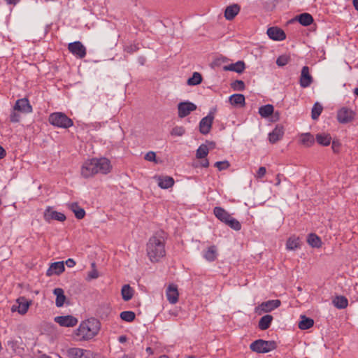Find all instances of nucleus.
I'll list each match as a JSON object with an SVG mask.
<instances>
[{"label": "nucleus", "instance_id": "nucleus-1", "mask_svg": "<svg viewBox=\"0 0 358 358\" xmlns=\"http://www.w3.org/2000/svg\"><path fill=\"white\" fill-rule=\"evenodd\" d=\"M166 237L163 231H157L152 236L146 245V252L152 262H158L166 255Z\"/></svg>", "mask_w": 358, "mask_h": 358}, {"label": "nucleus", "instance_id": "nucleus-2", "mask_svg": "<svg viewBox=\"0 0 358 358\" xmlns=\"http://www.w3.org/2000/svg\"><path fill=\"white\" fill-rule=\"evenodd\" d=\"M112 169L110 162L106 157L92 158L85 161L81 166V176L85 178L98 173L107 174Z\"/></svg>", "mask_w": 358, "mask_h": 358}, {"label": "nucleus", "instance_id": "nucleus-3", "mask_svg": "<svg viewBox=\"0 0 358 358\" xmlns=\"http://www.w3.org/2000/svg\"><path fill=\"white\" fill-rule=\"evenodd\" d=\"M101 324L94 317L82 321L74 331V339L77 341H88L99 332Z\"/></svg>", "mask_w": 358, "mask_h": 358}, {"label": "nucleus", "instance_id": "nucleus-4", "mask_svg": "<svg viewBox=\"0 0 358 358\" xmlns=\"http://www.w3.org/2000/svg\"><path fill=\"white\" fill-rule=\"evenodd\" d=\"M277 348V344L273 341H264L258 339L250 345V348L252 351L257 353H267Z\"/></svg>", "mask_w": 358, "mask_h": 358}, {"label": "nucleus", "instance_id": "nucleus-5", "mask_svg": "<svg viewBox=\"0 0 358 358\" xmlns=\"http://www.w3.org/2000/svg\"><path fill=\"white\" fill-rule=\"evenodd\" d=\"M49 122L51 124L60 128H69L73 126V121L64 113L57 112L49 116Z\"/></svg>", "mask_w": 358, "mask_h": 358}, {"label": "nucleus", "instance_id": "nucleus-6", "mask_svg": "<svg viewBox=\"0 0 358 358\" xmlns=\"http://www.w3.org/2000/svg\"><path fill=\"white\" fill-rule=\"evenodd\" d=\"M216 111V108H211L208 115L201 120L199 122V131L202 134L206 135L210 132Z\"/></svg>", "mask_w": 358, "mask_h": 358}, {"label": "nucleus", "instance_id": "nucleus-7", "mask_svg": "<svg viewBox=\"0 0 358 358\" xmlns=\"http://www.w3.org/2000/svg\"><path fill=\"white\" fill-rule=\"evenodd\" d=\"M280 304L281 301L278 299L268 300L262 302L261 304L256 306L255 308V313L260 315L264 313H268L273 310L278 308Z\"/></svg>", "mask_w": 358, "mask_h": 358}, {"label": "nucleus", "instance_id": "nucleus-8", "mask_svg": "<svg viewBox=\"0 0 358 358\" xmlns=\"http://www.w3.org/2000/svg\"><path fill=\"white\" fill-rule=\"evenodd\" d=\"M69 358H94V354L89 350L79 348H71L67 350Z\"/></svg>", "mask_w": 358, "mask_h": 358}, {"label": "nucleus", "instance_id": "nucleus-9", "mask_svg": "<svg viewBox=\"0 0 358 358\" xmlns=\"http://www.w3.org/2000/svg\"><path fill=\"white\" fill-rule=\"evenodd\" d=\"M31 301L24 297H20L16 300L15 304L11 307L12 312H18L20 315L27 313Z\"/></svg>", "mask_w": 358, "mask_h": 358}, {"label": "nucleus", "instance_id": "nucleus-10", "mask_svg": "<svg viewBox=\"0 0 358 358\" xmlns=\"http://www.w3.org/2000/svg\"><path fill=\"white\" fill-rule=\"evenodd\" d=\"M68 49L70 52L80 59L84 58L87 54L86 48L80 41L70 43Z\"/></svg>", "mask_w": 358, "mask_h": 358}, {"label": "nucleus", "instance_id": "nucleus-11", "mask_svg": "<svg viewBox=\"0 0 358 358\" xmlns=\"http://www.w3.org/2000/svg\"><path fill=\"white\" fill-rule=\"evenodd\" d=\"M355 112L346 107L341 108L337 113V120L340 123L346 124L352 121L355 118Z\"/></svg>", "mask_w": 358, "mask_h": 358}, {"label": "nucleus", "instance_id": "nucleus-12", "mask_svg": "<svg viewBox=\"0 0 358 358\" xmlns=\"http://www.w3.org/2000/svg\"><path fill=\"white\" fill-rule=\"evenodd\" d=\"M196 106L190 101L180 102L178 105V117L183 118L187 117L196 109Z\"/></svg>", "mask_w": 358, "mask_h": 358}, {"label": "nucleus", "instance_id": "nucleus-13", "mask_svg": "<svg viewBox=\"0 0 358 358\" xmlns=\"http://www.w3.org/2000/svg\"><path fill=\"white\" fill-rule=\"evenodd\" d=\"M54 320L61 327H75L78 322V319L73 315L57 316Z\"/></svg>", "mask_w": 358, "mask_h": 358}, {"label": "nucleus", "instance_id": "nucleus-14", "mask_svg": "<svg viewBox=\"0 0 358 358\" xmlns=\"http://www.w3.org/2000/svg\"><path fill=\"white\" fill-rule=\"evenodd\" d=\"M43 217L44 220L48 222H50L51 220L63 222L66 220L64 214L53 210L50 207L47 208L45 210Z\"/></svg>", "mask_w": 358, "mask_h": 358}, {"label": "nucleus", "instance_id": "nucleus-15", "mask_svg": "<svg viewBox=\"0 0 358 358\" xmlns=\"http://www.w3.org/2000/svg\"><path fill=\"white\" fill-rule=\"evenodd\" d=\"M285 129L282 125L277 124L273 130L268 134V141L271 143H275L281 140L284 136Z\"/></svg>", "mask_w": 358, "mask_h": 358}, {"label": "nucleus", "instance_id": "nucleus-16", "mask_svg": "<svg viewBox=\"0 0 358 358\" xmlns=\"http://www.w3.org/2000/svg\"><path fill=\"white\" fill-rule=\"evenodd\" d=\"M313 79L309 72V68L307 66H304L301 72L300 76V85L303 88L309 87L313 83Z\"/></svg>", "mask_w": 358, "mask_h": 358}, {"label": "nucleus", "instance_id": "nucleus-17", "mask_svg": "<svg viewBox=\"0 0 358 358\" xmlns=\"http://www.w3.org/2000/svg\"><path fill=\"white\" fill-rule=\"evenodd\" d=\"M15 110H18L24 113H29L32 112V107L29 100L26 98L17 100L14 107Z\"/></svg>", "mask_w": 358, "mask_h": 358}, {"label": "nucleus", "instance_id": "nucleus-18", "mask_svg": "<svg viewBox=\"0 0 358 358\" xmlns=\"http://www.w3.org/2000/svg\"><path fill=\"white\" fill-rule=\"evenodd\" d=\"M268 37L275 41H282L285 39L286 35L282 29L278 27H270L267 29Z\"/></svg>", "mask_w": 358, "mask_h": 358}, {"label": "nucleus", "instance_id": "nucleus-19", "mask_svg": "<svg viewBox=\"0 0 358 358\" xmlns=\"http://www.w3.org/2000/svg\"><path fill=\"white\" fill-rule=\"evenodd\" d=\"M166 297L167 300L171 304H175L178 301V292L176 286L173 285H171L168 287L166 289Z\"/></svg>", "mask_w": 358, "mask_h": 358}, {"label": "nucleus", "instance_id": "nucleus-20", "mask_svg": "<svg viewBox=\"0 0 358 358\" xmlns=\"http://www.w3.org/2000/svg\"><path fill=\"white\" fill-rule=\"evenodd\" d=\"M215 216L222 222L226 224L231 215L222 207H215L213 209Z\"/></svg>", "mask_w": 358, "mask_h": 358}, {"label": "nucleus", "instance_id": "nucleus-21", "mask_svg": "<svg viewBox=\"0 0 358 358\" xmlns=\"http://www.w3.org/2000/svg\"><path fill=\"white\" fill-rule=\"evenodd\" d=\"M241 7L236 4H232L227 6L224 11V17L228 20H233L239 13Z\"/></svg>", "mask_w": 358, "mask_h": 358}, {"label": "nucleus", "instance_id": "nucleus-22", "mask_svg": "<svg viewBox=\"0 0 358 358\" xmlns=\"http://www.w3.org/2000/svg\"><path fill=\"white\" fill-rule=\"evenodd\" d=\"M64 265L63 262H57L52 263L47 271V275L52 274L59 275L64 271Z\"/></svg>", "mask_w": 358, "mask_h": 358}, {"label": "nucleus", "instance_id": "nucleus-23", "mask_svg": "<svg viewBox=\"0 0 358 358\" xmlns=\"http://www.w3.org/2000/svg\"><path fill=\"white\" fill-rule=\"evenodd\" d=\"M159 187L162 189H169L174 185V180L171 176H159L157 178Z\"/></svg>", "mask_w": 358, "mask_h": 358}, {"label": "nucleus", "instance_id": "nucleus-24", "mask_svg": "<svg viewBox=\"0 0 358 358\" xmlns=\"http://www.w3.org/2000/svg\"><path fill=\"white\" fill-rule=\"evenodd\" d=\"M217 256V248L215 245H211L206 250L203 252V258L208 262H213L216 259Z\"/></svg>", "mask_w": 358, "mask_h": 358}, {"label": "nucleus", "instance_id": "nucleus-25", "mask_svg": "<svg viewBox=\"0 0 358 358\" xmlns=\"http://www.w3.org/2000/svg\"><path fill=\"white\" fill-rule=\"evenodd\" d=\"M245 69V64L243 61H238L236 63L225 66L224 69L226 71H234L238 73H242Z\"/></svg>", "mask_w": 358, "mask_h": 358}, {"label": "nucleus", "instance_id": "nucleus-26", "mask_svg": "<svg viewBox=\"0 0 358 358\" xmlns=\"http://www.w3.org/2000/svg\"><path fill=\"white\" fill-rule=\"evenodd\" d=\"M53 294L56 296L55 304L57 307H62L66 300L64 292L62 288H55L53 290Z\"/></svg>", "mask_w": 358, "mask_h": 358}, {"label": "nucleus", "instance_id": "nucleus-27", "mask_svg": "<svg viewBox=\"0 0 358 358\" xmlns=\"http://www.w3.org/2000/svg\"><path fill=\"white\" fill-rule=\"evenodd\" d=\"M315 138L310 133L301 134L300 136V142L306 147H310L315 143Z\"/></svg>", "mask_w": 358, "mask_h": 358}, {"label": "nucleus", "instance_id": "nucleus-28", "mask_svg": "<svg viewBox=\"0 0 358 358\" xmlns=\"http://www.w3.org/2000/svg\"><path fill=\"white\" fill-rule=\"evenodd\" d=\"M273 321V316L271 315H266L261 317L259 321V328L261 330H266L268 329L271 326V324Z\"/></svg>", "mask_w": 358, "mask_h": 358}, {"label": "nucleus", "instance_id": "nucleus-29", "mask_svg": "<svg viewBox=\"0 0 358 358\" xmlns=\"http://www.w3.org/2000/svg\"><path fill=\"white\" fill-rule=\"evenodd\" d=\"M332 303L335 307L338 309L345 308L348 305V301L347 298L344 296H336Z\"/></svg>", "mask_w": 358, "mask_h": 358}, {"label": "nucleus", "instance_id": "nucleus-30", "mask_svg": "<svg viewBox=\"0 0 358 358\" xmlns=\"http://www.w3.org/2000/svg\"><path fill=\"white\" fill-rule=\"evenodd\" d=\"M296 17L299 22L303 26H308L313 22L312 15L307 13L300 14Z\"/></svg>", "mask_w": 358, "mask_h": 358}, {"label": "nucleus", "instance_id": "nucleus-31", "mask_svg": "<svg viewBox=\"0 0 358 358\" xmlns=\"http://www.w3.org/2000/svg\"><path fill=\"white\" fill-rule=\"evenodd\" d=\"M317 142L323 146H327L331 143V137L327 134H317L315 137Z\"/></svg>", "mask_w": 358, "mask_h": 358}, {"label": "nucleus", "instance_id": "nucleus-32", "mask_svg": "<svg viewBox=\"0 0 358 358\" xmlns=\"http://www.w3.org/2000/svg\"><path fill=\"white\" fill-rule=\"evenodd\" d=\"M229 102L231 105L243 106L245 105V96L241 94H234L229 97Z\"/></svg>", "mask_w": 358, "mask_h": 358}, {"label": "nucleus", "instance_id": "nucleus-33", "mask_svg": "<svg viewBox=\"0 0 358 358\" xmlns=\"http://www.w3.org/2000/svg\"><path fill=\"white\" fill-rule=\"evenodd\" d=\"M274 108L271 104H266L259 107V113L262 117H268L273 113Z\"/></svg>", "mask_w": 358, "mask_h": 358}, {"label": "nucleus", "instance_id": "nucleus-34", "mask_svg": "<svg viewBox=\"0 0 358 358\" xmlns=\"http://www.w3.org/2000/svg\"><path fill=\"white\" fill-rule=\"evenodd\" d=\"M121 293L124 301H128L133 297L134 290L129 285H124L122 288Z\"/></svg>", "mask_w": 358, "mask_h": 358}, {"label": "nucleus", "instance_id": "nucleus-35", "mask_svg": "<svg viewBox=\"0 0 358 358\" xmlns=\"http://www.w3.org/2000/svg\"><path fill=\"white\" fill-rule=\"evenodd\" d=\"M70 208L74 213L75 216L77 219H83L85 217V210L80 208L77 203H71Z\"/></svg>", "mask_w": 358, "mask_h": 358}, {"label": "nucleus", "instance_id": "nucleus-36", "mask_svg": "<svg viewBox=\"0 0 358 358\" xmlns=\"http://www.w3.org/2000/svg\"><path fill=\"white\" fill-rule=\"evenodd\" d=\"M301 320L299 323V328L302 330L308 329L312 327L314 324V321L311 318L306 317L304 315H302Z\"/></svg>", "mask_w": 358, "mask_h": 358}, {"label": "nucleus", "instance_id": "nucleus-37", "mask_svg": "<svg viewBox=\"0 0 358 358\" xmlns=\"http://www.w3.org/2000/svg\"><path fill=\"white\" fill-rule=\"evenodd\" d=\"M300 247V240L299 238L292 236L290 237L286 243V248L289 250H294Z\"/></svg>", "mask_w": 358, "mask_h": 358}, {"label": "nucleus", "instance_id": "nucleus-38", "mask_svg": "<svg viewBox=\"0 0 358 358\" xmlns=\"http://www.w3.org/2000/svg\"><path fill=\"white\" fill-rule=\"evenodd\" d=\"M307 241L308 244L313 248H320L321 246V239L318 236L315 234H310L308 235Z\"/></svg>", "mask_w": 358, "mask_h": 358}, {"label": "nucleus", "instance_id": "nucleus-39", "mask_svg": "<svg viewBox=\"0 0 358 358\" xmlns=\"http://www.w3.org/2000/svg\"><path fill=\"white\" fill-rule=\"evenodd\" d=\"M202 81L201 73L194 72L191 78L187 80V85L194 86L200 84Z\"/></svg>", "mask_w": 358, "mask_h": 358}, {"label": "nucleus", "instance_id": "nucleus-40", "mask_svg": "<svg viewBox=\"0 0 358 358\" xmlns=\"http://www.w3.org/2000/svg\"><path fill=\"white\" fill-rule=\"evenodd\" d=\"M323 110V107L321 104H320L318 102H316L311 112V117L313 120H317L320 114L322 113Z\"/></svg>", "mask_w": 358, "mask_h": 358}, {"label": "nucleus", "instance_id": "nucleus-41", "mask_svg": "<svg viewBox=\"0 0 358 358\" xmlns=\"http://www.w3.org/2000/svg\"><path fill=\"white\" fill-rule=\"evenodd\" d=\"M208 152L207 145L202 144L196 150V157L198 159H203L208 155Z\"/></svg>", "mask_w": 358, "mask_h": 358}, {"label": "nucleus", "instance_id": "nucleus-42", "mask_svg": "<svg viewBox=\"0 0 358 358\" xmlns=\"http://www.w3.org/2000/svg\"><path fill=\"white\" fill-rule=\"evenodd\" d=\"M136 317L135 313L133 311H123L120 313V318L128 322H131L134 320Z\"/></svg>", "mask_w": 358, "mask_h": 358}, {"label": "nucleus", "instance_id": "nucleus-43", "mask_svg": "<svg viewBox=\"0 0 358 358\" xmlns=\"http://www.w3.org/2000/svg\"><path fill=\"white\" fill-rule=\"evenodd\" d=\"M229 227H231L232 229L236 231H239L241 229V224L235 218H234L232 216L229 218V220L227 221V222L225 224Z\"/></svg>", "mask_w": 358, "mask_h": 358}, {"label": "nucleus", "instance_id": "nucleus-44", "mask_svg": "<svg viewBox=\"0 0 358 358\" xmlns=\"http://www.w3.org/2000/svg\"><path fill=\"white\" fill-rule=\"evenodd\" d=\"M185 133V129L181 126H176L173 127L171 131V134L176 136H182Z\"/></svg>", "mask_w": 358, "mask_h": 358}, {"label": "nucleus", "instance_id": "nucleus-45", "mask_svg": "<svg viewBox=\"0 0 358 358\" xmlns=\"http://www.w3.org/2000/svg\"><path fill=\"white\" fill-rule=\"evenodd\" d=\"M289 57L286 55H280L276 59V64L279 66H284L288 64Z\"/></svg>", "mask_w": 358, "mask_h": 358}, {"label": "nucleus", "instance_id": "nucleus-46", "mask_svg": "<svg viewBox=\"0 0 358 358\" xmlns=\"http://www.w3.org/2000/svg\"><path fill=\"white\" fill-rule=\"evenodd\" d=\"M231 87L235 90L243 91L245 89V83L242 80H237L231 84Z\"/></svg>", "mask_w": 358, "mask_h": 358}, {"label": "nucleus", "instance_id": "nucleus-47", "mask_svg": "<svg viewBox=\"0 0 358 358\" xmlns=\"http://www.w3.org/2000/svg\"><path fill=\"white\" fill-rule=\"evenodd\" d=\"M230 164L228 161H220L217 162L215 164V166L218 169L219 171H222L228 169Z\"/></svg>", "mask_w": 358, "mask_h": 358}, {"label": "nucleus", "instance_id": "nucleus-48", "mask_svg": "<svg viewBox=\"0 0 358 358\" xmlns=\"http://www.w3.org/2000/svg\"><path fill=\"white\" fill-rule=\"evenodd\" d=\"M20 119V115L14 109L10 115V120L11 122H18Z\"/></svg>", "mask_w": 358, "mask_h": 358}, {"label": "nucleus", "instance_id": "nucleus-49", "mask_svg": "<svg viewBox=\"0 0 358 358\" xmlns=\"http://www.w3.org/2000/svg\"><path fill=\"white\" fill-rule=\"evenodd\" d=\"M138 50V48L137 47V45H133V44L127 45L124 48V51H126L127 52L130 53V54L136 52Z\"/></svg>", "mask_w": 358, "mask_h": 358}, {"label": "nucleus", "instance_id": "nucleus-50", "mask_svg": "<svg viewBox=\"0 0 358 358\" xmlns=\"http://www.w3.org/2000/svg\"><path fill=\"white\" fill-rule=\"evenodd\" d=\"M155 159H156L155 152H154L152 151L148 152L145 156V159L147 161H149V162H155Z\"/></svg>", "mask_w": 358, "mask_h": 358}, {"label": "nucleus", "instance_id": "nucleus-51", "mask_svg": "<svg viewBox=\"0 0 358 358\" xmlns=\"http://www.w3.org/2000/svg\"><path fill=\"white\" fill-rule=\"evenodd\" d=\"M266 173V168L264 166H261L259 168V169L255 175V177L257 178H262L265 176Z\"/></svg>", "mask_w": 358, "mask_h": 358}, {"label": "nucleus", "instance_id": "nucleus-52", "mask_svg": "<svg viewBox=\"0 0 358 358\" xmlns=\"http://www.w3.org/2000/svg\"><path fill=\"white\" fill-rule=\"evenodd\" d=\"M99 276L98 272L96 269L92 270L88 273V278L89 279H96Z\"/></svg>", "mask_w": 358, "mask_h": 358}, {"label": "nucleus", "instance_id": "nucleus-53", "mask_svg": "<svg viewBox=\"0 0 358 358\" xmlns=\"http://www.w3.org/2000/svg\"><path fill=\"white\" fill-rule=\"evenodd\" d=\"M118 358H136V354L134 352H130L129 354H123Z\"/></svg>", "mask_w": 358, "mask_h": 358}, {"label": "nucleus", "instance_id": "nucleus-54", "mask_svg": "<svg viewBox=\"0 0 358 358\" xmlns=\"http://www.w3.org/2000/svg\"><path fill=\"white\" fill-rule=\"evenodd\" d=\"M66 264L68 267L72 268L76 265V262L73 259H68L66 261Z\"/></svg>", "mask_w": 358, "mask_h": 358}, {"label": "nucleus", "instance_id": "nucleus-55", "mask_svg": "<svg viewBox=\"0 0 358 358\" xmlns=\"http://www.w3.org/2000/svg\"><path fill=\"white\" fill-rule=\"evenodd\" d=\"M6 155V150L0 145V159H3Z\"/></svg>", "mask_w": 358, "mask_h": 358}, {"label": "nucleus", "instance_id": "nucleus-56", "mask_svg": "<svg viewBox=\"0 0 358 358\" xmlns=\"http://www.w3.org/2000/svg\"><path fill=\"white\" fill-rule=\"evenodd\" d=\"M203 159H204L201 162V166L205 167V168L208 167V166H209L208 160L207 159H206V157Z\"/></svg>", "mask_w": 358, "mask_h": 358}, {"label": "nucleus", "instance_id": "nucleus-57", "mask_svg": "<svg viewBox=\"0 0 358 358\" xmlns=\"http://www.w3.org/2000/svg\"><path fill=\"white\" fill-rule=\"evenodd\" d=\"M20 0H5V1L7 3V4L9 5H16Z\"/></svg>", "mask_w": 358, "mask_h": 358}, {"label": "nucleus", "instance_id": "nucleus-58", "mask_svg": "<svg viewBox=\"0 0 358 358\" xmlns=\"http://www.w3.org/2000/svg\"><path fill=\"white\" fill-rule=\"evenodd\" d=\"M127 340V338L126 336H120L119 338H118V341L120 343H124L126 342Z\"/></svg>", "mask_w": 358, "mask_h": 358}, {"label": "nucleus", "instance_id": "nucleus-59", "mask_svg": "<svg viewBox=\"0 0 358 358\" xmlns=\"http://www.w3.org/2000/svg\"><path fill=\"white\" fill-rule=\"evenodd\" d=\"M17 344V342L14 341H8V345L9 347H11L12 348H14L15 346Z\"/></svg>", "mask_w": 358, "mask_h": 358}, {"label": "nucleus", "instance_id": "nucleus-60", "mask_svg": "<svg viewBox=\"0 0 358 358\" xmlns=\"http://www.w3.org/2000/svg\"><path fill=\"white\" fill-rule=\"evenodd\" d=\"M280 184V175H277L276 176V182H275V185L276 186H278Z\"/></svg>", "mask_w": 358, "mask_h": 358}, {"label": "nucleus", "instance_id": "nucleus-61", "mask_svg": "<svg viewBox=\"0 0 358 358\" xmlns=\"http://www.w3.org/2000/svg\"><path fill=\"white\" fill-rule=\"evenodd\" d=\"M353 5L355 8L358 10V0H353Z\"/></svg>", "mask_w": 358, "mask_h": 358}, {"label": "nucleus", "instance_id": "nucleus-62", "mask_svg": "<svg viewBox=\"0 0 358 358\" xmlns=\"http://www.w3.org/2000/svg\"><path fill=\"white\" fill-rule=\"evenodd\" d=\"M354 94H355L356 96H358V87H356V88L354 90Z\"/></svg>", "mask_w": 358, "mask_h": 358}, {"label": "nucleus", "instance_id": "nucleus-63", "mask_svg": "<svg viewBox=\"0 0 358 358\" xmlns=\"http://www.w3.org/2000/svg\"><path fill=\"white\" fill-rule=\"evenodd\" d=\"M41 358H51V357L46 355H43Z\"/></svg>", "mask_w": 358, "mask_h": 358}, {"label": "nucleus", "instance_id": "nucleus-64", "mask_svg": "<svg viewBox=\"0 0 358 358\" xmlns=\"http://www.w3.org/2000/svg\"><path fill=\"white\" fill-rule=\"evenodd\" d=\"M159 358H169V357L166 355H162L159 357Z\"/></svg>", "mask_w": 358, "mask_h": 358}]
</instances>
